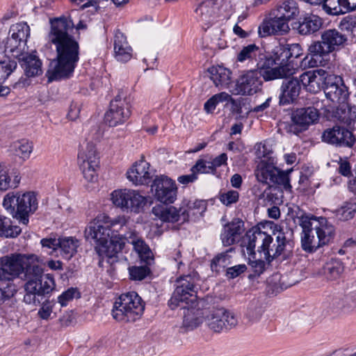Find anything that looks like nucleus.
<instances>
[{"label": "nucleus", "mask_w": 356, "mask_h": 356, "mask_svg": "<svg viewBox=\"0 0 356 356\" xmlns=\"http://www.w3.org/2000/svg\"><path fill=\"white\" fill-rule=\"evenodd\" d=\"M49 40L56 47V57L49 63L45 76L47 83L70 78L79 60V44L70 33L74 29L70 16L50 19Z\"/></svg>", "instance_id": "f257e3e1"}, {"label": "nucleus", "mask_w": 356, "mask_h": 356, "mask_svg": "<svg viewBox=\"0 0 356 356\" xmlns=\"http://www.w3.org/2000/svg\"><path fill=\"white\" fill-rule=\"evenodd\" d=\"M126 228L124 217L111 219L102 215L97 218V222L86 228L84 234L87 241L94 243L97 254L102 259L106 258L112 265L118 261V254L124 248L122 234Z\"/></svg>", "instance_id": "f03ea898"}, {"label": "nucleus", "mask_w": 356, "mask_h": 356, "mask_svg": "<svg viewBox=\"0 0 356 356\" xmlns=\"http://www.w3.org/2000/svg\"><path fill=\"white\" fill-rule=\"evenodd\" d=\"M21 278L26 281L23 300L28 305H40L56 286L54 276L44 275L43 268L38 264H26Z\"/></svg>", "instance_id": "7ed1b4c3"}, {"label": "nucleus", "mask_w": 356, "mask_h": 356, "mask_svg": "<svg viewBox=\"0 0 356 356\" xmlns=\"http://www.w3.org/2000/svg\"><path fill=\"white\" fill-rule=\"evenodd\" d=\"M257 243L260 244L258 246V252L264 254V259L270 264L274 259L283 254L289 241L282 232L278 233L275 241L267 232H260L254 238L246 241V243H242V245L246 247L249 254H256L254 249Z\"/></svg>", "instance_id": "20e7f679"}, {"label": "nucleus", "mask_w": 356, "mask_h": 356, "mask_svg": "<svg viewBox=\"0 0 356 356\" xmlns=\"http://www.w3.org/2000/svg\"><path fill=\"white\" fill-rule=\"evenodd\" d=\"M3 207L19 223L27 225L29 215L38 209V202L34 192H9L3 198Z\"/></svg>", "instance_id": "39448f33"}, {"label": "nucleus", "mask_w": 356, "mask_h": 356, "mask_svg": "<svg viewBox=\"0 0 356 356\" xmlns=\"http://www.w3.org/2000/svg\"><path fill=\"white\" fill-rule=\"evenodd\" d=\"M145 302L135 291L122 293L114 303L113 317L118 321L135 322L143 314Z\"/></svg>", "instance_id": "423d86ee"}, {"label": "nucleus", "mask_w": 356, "mask_h": 356, "mask_svg": "<svg viewBox=\"0 0 356 356\" xmlns=\"http://www.w3.org/2000/svg\"><path fill=\"white\" fill-rule=\"evenodd\" d=\"M197 273L180 276L176 280V288L168 301L172 309L181 307L186 309V305L193 303L197 298L196 281L198 280Z\"/></svg>", "instance_id": "0eeeda50"}, {"label": "nucleus", "mask_w": 356, "mask_h": 356, "mask_svg": "<svg viewBox=\"0 0 356 356\" xmlns=\"http://www.w3.org/2000/svg\"><path fill=\"white\" fill-rule=\"evenodd\" d=\"M186 209L184 207L179 209L175 207H167L164 205H156L152 208V213L159 219L163 222H178L181 224L189 220L191 215H201L202 213H189L195 209H204L205 204L202 200H195L194 202L188 201L186 204Z\"/></svg>", "instance_id": "6e6552de"}, {"label": "nucleus", "mask_w": 356, "mask_h": 356, "mask_svg": "<svg viewBox=\"0 0 356 356\" xmlns=\"http://www.w3.org/2000/svg\"><path fill=\"white\" fill-rule=\"evenodd\" d=\"M303 49L298 43L280 44L273 50V58L277 67H282V78L293 74L295 60L302 55Z\"/></svg>", "instance_id": "1a4fd4ad"}, {"label": "nucleus", "mask_w": 356, "mask_h": 356, "mask_svg": "<svg viewBox=\"0 0 356 356\" xmlns=\"http://www.w3.org/2000/svg\"><path fill=\"white\" fill-rule=\"evenodd\" d=\"M113 204L123 211L139 213L143 211L147 204L146 197L138 191L131 189L115 190L111 193Z\"/></svg>", "instance_id": "9d476101"}, {"label": "nucleus", "mask_w": 356, "mask_h": 356, "mask_svg": "<svg viewBox=\"0 0 356 356\" xmlns=\"http://www.w3.org/2000/svg\"><path fill=\"white\" fill-rule=\"evenodd\" d=\"M26 254L13 253L0 257V282H10L21 277L26 265Z\"/></svg>", "instance_id": "9b49d317"}, {"label": "nucleus", "mask_w": 356, "mask_h": 356, "mask_svg": "<svg viewBox=\"0 0 356 356\" xmlns=\"http://www.w3.org/2000/svg\"><path fill=\"white\" fill-rule=\"evenodd\" d=\"M78 162L84 178L88 181H95L97 177L96 169L99 167V157L92 143H87L85 148L81 147L78 154Z\"/></svg>", "instance_id": "f8f14e48"}, {"label": "nucleus", "mask_w": 356, "mask_h": 356, "mask_svg": "<svg viewBox=\"0 0 356 356\" xmlns=\"http://www.w3.org/2000/svg\"><path fill=\"white\" fill-rule=\"evenodd\" d=\"M291 118V124L289 130L298 135L318 120L319 111L314 106L298 108L292 111Z\"/></svg>", "instance_id": "ddd939ff"}, {"label": "nucleus", "mask_w": 356, "mask_h": 356, "mask_svg": "<svg viewBox=\"0 0 356 356\" xmlns=\"http://www.w3.org/2000/svg\"><path fill=\"white\" fill-rule=\"evenodd\" d=\"M155 198L164 204H172L177 199V187L172 179L165 175L156 176L151 185Z\"/></svg>", "instance_id": "4468645a"}, {"label": "nucleus", "mask_w": 356, "mask_h": 356, "mask_svg": "<svg viewBox=\"0 0 356 356\" xmlns=\"http://www.w3.org/2000/svg\"><path fill=\"white\" fill-rule=\"evenodd\" d=\"M131 115L130 105L120 94L110 103L109 110L105 113L104 121L109 127H116L124 123Z\"/></svg>", "instance_id": "2eb2a0df"}, {"label": "nucleus", "mask_w": 356, "mask_h": 356, "mask_svg": "<svg viewBox=\"0 0 356 356\" xmlns=\"http://www.w3.org/2000/svg\"><path fill=\"white\" fill-rule=\"evenodd\" d=\"M316 238L313 232L301 234V247L307 253L316 252L320 248L328 245L334 238V228L317 229Z\"/></svg>", "instance_id": "dca6fc26"}, {"label": "nucleus", "mask_w": 356, "mask_h": 356, "mask_svg": "<svg viewBox=\"0 0 356 356\" xmlns=\"http://www.w3.org/2000/svg\"><path fill=\"white\" fill-rule=\"evenodd\" d=\"M207 325L215 332H220L234 327L238 324L235 314L223 307L212 310L207 316Z\"/></svg>", "instance_id": "f3484780"}, {"label": "nucleus", "mask_w": 356, "mask_h": 356, "mask_svg": "<svg viewBox=\"0 0 356 356\" xmlns=\"http://www.w3.org/2000/svg\"><path fill=\"white\" fill-rule=\"evenodd\" d=\"M276 64L273 56L269 54H265L263 51L261 56L257 59L254 68H252L257 72L265 81H270L275 79H283L282 74H284L282 67L275 66Z\"/></svg>", "instance_id": "a211bd4d"}, {"label": "nucleus", "mask_w": 356, "mask_h": 356, "mask_svg": "<svg viewBox=\"0 0 356 356\" xmlns=\"http://www.w3.org/2000/svg\"><path fill=\"white\" fill-rule=\"evenodd\" d=\"M307 51V55L301 60V67H316L318 63H321L323 61L327 60L330 54L333 52L322 39L313 41L309 45Z\"/></svg>", "instance_id": "6ab92c4d"}, {"label": "nucleus", "mask_w": 356, "mask_h": 356, "mask_svg": "<svg viewBox=\"0 0 356 356\" xmlns=\"http://www.w3.org/2000/svg\"><path fill=\"white\" fill-rule=\"evenodd\" d=\"M322 138L325 142L339 147H352L356 142L355 136L352 131L339 126L326 129Z\"/></svg>", "instance_id": "aec40b11"}, {"label": "nucleus", "mask_w": 356, "mask_h": 356, "mask_svg": "<svg viewBox=\"0 0 356 356\" xmlns=\"http://www.w3.org/2000/svg\"><path fill=\"white\" fill-rule=\"evenodd\" d=\"M323 91L327 99L338 104L346 102L349 97L348 88L342 78L334 74L328 76Z\"/></svg>", "instance_id": "412c9836"}, {"label": "nucleus", "mask_w": 356, "mask_h": 356, "mask_svg": "<svg viewBox=\"0 0 356 356\" xmlns=\"http://www.w3.org/2000/svg\"><path fill=\"white\" fill-rule=\"evenodd\" d=\"M283 79L279 95V104L286 106L293 104L297 100L302 84L300 79L295 77L288 78V76Z\"/></svg>", "instance_id": "4be33fe9"}, {"label": "nucleus", "mask_w": 356, "mask_h": 356, "mask_svg": "<svg viewBox=\"0 0 356 356\" xmlns=\"http://www.w3.org/2000/svg\"><path fill=\"white\" fill-rule=\"evenodd\" d=\"M262 83L261 76L250 69L238 79L236 89L239 94L252 95L261 90Z\"/></svg>", "instance_id": "5701e85b"}, {"label": "nucleus", "mask_w": 356, "mask_h": 356, "mask_svg": "<svg viewBox=\"0 0 356 356\" xmlns=\"http://www.w3.org/2000/svg\"><path fill=\"white\" fill-rule=\"evenodd\" d=\"M124 244L126 242L133 245L134 250L138 253L140 260L145 264L152 265L154 263V257L152 250L145 241L138 236L135 231L122 234Z\"/></svg>", "instance_id": "b1692460"}, {"label": "nucleus", "mask_w": 356, "mask_h": 356, "mask_svg": "<svg viewBox=\"0 0 356 356\" xmlns=\"http://www.w3.org/2000/svg\"><path fill=\"white\" fill-rule=\"evenodd\" d=\"M326 71L323 70H316L307 71L300 76L302 86L310 92L316 93L321 89L324 90L325 81L328 76Z\"/></svg>", "instance_id": "393cba45"}, {"label": "nucleus", "mask_w": 356, "mask_h": 356, "mask_svg": "<svg viewBox=\"0 0 356 356\" xmlns=\"http://www.w3.org/2000/svg\"><path fill=\"white\" fill-rule=\"evenodd\" d=\"M150 164L143 159L135 162L127 172V179L136 185H148L152 176L149 171Z\"/></svg>", "instance_id": "a878e982"}, {"label": "nucleus", "mask_w": 356, "mask_h": 356, "mask_svg": "<svg viewBox=\"0 0 356 356\" xmlns=\"http://www.w3.org/2000/svg\"><path fill=\"white\" fill-rule=\"evenodd\" d=\"M300 10L296 1L288 0L278 6L276 9L271 11L270 16H274L280 23H284V29L289 30V22L298 16Z\"/></svg>", "instance_id": "bb28decb"}, {"label": "nucleus", "mask_w": 356, "mask_h": 356, "mask_svg": "<svg viewBox=\"0 0 356 356\" xmlns=\"http://www.w3.org/2000/svg\"><path fill=\"white\" fill-rule=\"evenodd\" d=\"M323 26V19L318 15L306 14L293 23V29L302 35H310L318 31Z\"/></svg>", "instance_id": "cd10ccee"}, {"label": "nucleus", "mask_w": 356, "mask_h": 356, "mask_svg": "<svg viewBox=\"0 0 356 356\" xmlns=\"http://www.w3.org/2000/svg\"><path fill=\"white\" fill-rule=\"evenodd\" d=\"M17 60L24 71V76L37 77L42 74V63L36 55L26 52Z\"/></svg>", "instance_id": "c85d7f7f"}, {"label": "nucleus", "mask_w": 356, "mask_h": 356, "mask_svg": "<svg viewBox=\"0 0 356 356\" xmlns=\"http://www.w3.org/2000/svg\"><path fill=\"white\" fill-rule=\"evenodd\" d=\"M332 116L340 122L353 128L356 122V106L347 101L339 104L332 112Z\"/></svg>", "instance_id": "c756f323"}, {"label": "nucleus", "mask_w": 356, "mask_h": 356, "mask_svg": "<svg viewBox=\"0 0 356 356\" xmlns=\"http://www.w3.org/2000/svg\"><path fill=\"white\" fill-rule=\"evenodd\" d=\"M298 224L302 227V234L305 233L313 232V230L317 231V229L326 227H334L330 224L327 218L324 217H316L314 215L302 214L298 217Z\"/></svg>", "instance_id": "7c9ffc66"}, {"label": "nucleus", "mask_w": 356, "mask_h": 356, "mask_svg": "<svg viewBox=\"0 0 356 356\" xmlns=\"http://www.w3.org/2000/svg\"><path fill=\"white\" fill-rule=\"evenodd\" d=\"M262 49L255 44H249L243 46L236 55V61L245 64L251 67L254 66L257 60L261 56Z\"/></svg>", "instance_id": "2f4dec72"}, {"label": "nucleus", "mask_w": 356, "mask_h": 356, "mask_svg": "<svg viewBox=\"0 0 356 356\" xmlns=\"http://www.w3.org/2000/svg\"><path fill=\"white\" fill-rule=\"evenodd\" d=\"M321 39L325 41V44H327L332 51H334L345 45L348 40V35L341 33L335 29H330L321 33Z\"/></svg>", "instance_id": "473e14b6"}, {"label": "nucleus", "mask_w": 356, "mask_h": 356, "mask_svg": "<svg viewBox=\"0 0 356 356\" xmlns=\"http://www.w3.org/2000/svg\"><path fill=\"white\" fill-rule=\"evenodd\" d=\"M277 32L287 31L284 29V23H280L274 16L270 15V18L264 19L258 28V33L261 38H266Z\"/></svg>", "instance_id": "72a5a7b5"}, {"label": "nucleus", "mask_w": 356, "mask_h": 356, "mask_svg": "<svg viewBox=\"0 0 356 356\" xmlns=\"http://www.w3.org/2000/svg\"><path fill=\"white\" fill-rule=\"evenodd\" d=\"M211 79L216 86L228 87L231 83L232 72L223 67H212L209 70Z\"/></svg>", "instance_id": "f704fd0d"}, {"label": "nucleus", "mask_w": 356, "mask_h": 356, "mask_svg": "<svg viewBox=\"0 0 356 356\" xmlns=\"http://www.w3.org/2000/svg\"><path fill=\"white\" fill-rule=\"evenodd\" d=\"M344 265L338 258H332L324 266V274L327 279L335 280L339 279L344 271Z\"/></svg>", "instance_id": "c9c22d12"}, {"label": "nucleus", "mask_w": 356, "mask_h": 356, "mask_svg": "<svg viewBox=\"0 0 356 356\" xmlns=\"http://www.w3.org/2000/svg\"><path fill=\"white\" fill-rule=\"evenodd\" d=\"M58 248L61 250L62 256L67 259H71L77 252L79 241L74 237L59 238Z\"/></svg>", "instance_id": "e433bc0d"}, {"label": "nucleus", "mask_w": 356, "mask_h": 356, "mask_svg": "<svg viewBox=\"0 0 356 356\" xmlns=\"http://www.w3.org/2000/svg\"><path fill=\"white\" fill-rule=\"evenodd\" d=\"M22 232V229L17 225H13L9 218L0 215V236L5 238H15Z\"/></svg>", "instance_id": "4c0bfd02"}, {"label": "nucleus", "mask_w": 356, "mask_h": 356, "mask_svg": "<svg viewBox=\"0 0 356 356\" xmlns=\"http://www.w3.org/2000/svg\"><path fill=\"white\" fill-rule=\"evenodd\" d=\"M26 46V42H19L17 39L10 35L7 38L5 43V52L10 53L11 56L17 59L19 57L22 56V54L26 53V51H25Z\"/></svg>", "instance_id": "58836bf2"}, {"label": "nucleus", "mask_w": 356, "mask_h": 356, "mask_svg": "<svg viewBox=\"0 0 356 356\" xmlns=\"http://www.w3.org/2000/svg\"><path fill=\"white\" fill-rule=\"evenodd\" d=\"M20 178L15 176L13 180L8 175V171L4 164L0 163V191H6L10 188H15L18 186Z\"/></svg>", "instance_id": "ea45409f"}, {"label": "nucleus", "mask_w": 356, "mask_h": 356, "mask_svg": "<svg viewBox=\"0 0 356 356\" xmlns=\"http://www.w3.org/2000/svg\"><path fill=\"white\" fill-rule=\"evenodd\" d=\"M270 229L273 230L274 234L275 231L277 230V225L274 223L273 221L270 220H264L259 222L256 226L252 227V229H249L246 233L245 236L243 238L242 243H246V241L248 239H251V238H254L257 234L260 232H266L262 229Z\"/></svg>", "instance_id": "a19ab883"}, {"label": "nucleus", "mask_w": 356, "mask_h": 356, "mask_svg": "<svg viewBox=\"0 0 356 356\" xmlns=\"http://www.w3.org/2000/svg\"><path fill=\"white\" fill-rule=\"evenodd\" d=\"M11 151L15 155L26 160L33 151L32 143L25 139L16 141L11 145Z\"/></svg>", "instance_id": "79ce46f5"}, {"label": "nucleus", "mask_w": 356, "mask_h": 356, "mask_svg": "<svg viewBox=\"0 0 356 356\" xmlns=\"http://www.w3.org/2000/svg\"><path fill=\"white\" fill-rule=\"evenodd\" d=\"M9 35L17 39L19 42H27L30 36V28L26 22L17 23L10 26Z\"/></svg>", "instance_id": "37998d69"}, {"label": "nucleus", "mask_w": 356, "mask_h": 356, "mask_svg": "<svg viewBox=\"0 0 356 356\" xmlns=\"http://www.w3.org/2000/svg\"><path fill=\"white\" fill-rule=\"evenodd\" d=\"M250 256L252 258H249L248 265L250 266L252 273L248 275V278L249 280L253 281L264 273L266 270V263L261 258L256 259L255 254H250Z\"/></svg>", "instance_id": "c03bdc74"}, {"label": "nucleus", "mask_w": 356, "mask_h": 356, "mask_svg": "<svg viewBox=\"0 0 356 356\" xmlns=\"http://www.w3.org/2000/svg\"><path fill=\"white\" fill-rule=\"evenodd\" d=\"M276 169L277 167L270 163H266L262 164L261 167L255 171L257 180L264 184H268V181L271 183Z\"/></svg>", "instance_id": "a18cd8bd"}, {"label": "nucleus", "mask_w": 356, "mask_h": 356, "mask_svg": "<svg viewBox=\"0 0 356 356\" xmlns=\"http://www.w3.org/2000/svg\"><path fill=\"white\" fill-rule=\"evenodd\" d=\"M17 61L9 57L0 60V83L4 82L17 68Z\"/></svg>", "instance_id": "49530a36"}, {"label": "nucleus", "mask_w": 356, "mask_h": 356, "mask_svg": "<svg viewBox=\"0 0 356 356\" xmlns=\"http://www.w3.org/2000/svg\"><path fill=\"white\" fill-rule=\"evenodd\" d=\"M229 98L231 95L225 92L216 94L204 103V109L207 113H213L218 104L229 102Z\"/></svg>", "instance_id": "de8ad7c7"}, {"label": "nucleus", "mask_w": 356, "mask_h": 356, "mask_svg": "<svg viewBox=\"0 0 356 356\" xmlns=\"http://www.w3.org/2000/svg\"><path fill=\"white\" fill-rule=\"evenodd\" d=\"M292 170L291 169L287 171H283L277 168L271 183L282 186L286 191H291L292 186L290 184L289 173Z\"/></svg>", "instance_id": "09e8293b"}, {"label": "nucleus", "mask_w": 356, "mask_h": 356, "mask_svg": "<svg viewBox=\"0 0 356 356\" xmlns=\"http://www.w3.org/2000/svg\"><path fill=\"white\" fill-rule=\"evenodd\" d=\"M188 306L186 305V312L184 311L183 327L186 330H193L202 323V318L197 316L193 309H190Z\"/></svg>", "instance_id": "8fccbe9b"}, {"label": "nucleus", "mask_w": 356, "mask_h": 356, "mask_svg": "<svg viewBox=\"0 0 356 356\" xmlns=\"http://www.w3.org/2000/svg\"><path fill=\"white\" fill-rule=\"evenodd\" d=\"M345 0H326L325 10L331 15H339L348 13L349 8L344 5Z\"/></svg>", "instance_id": "3c124183"}, {"label": "nucleus", "mask_w": 356, "mask_h": 356, "mask_svg": "<svg viewBox=\"0 0 356 356\" xmlns=\"http://www.w3.org/2000/svg\"><path fill=\"white\" fill-rule=\"evenodd\" d=\"M149 265L141 266H131L129 268V274L130 280L134 281H141L146 278L151 273Z\"/></svg>", "instance_id": "603ef678"}, {"label": "nucleus", "mask_w": 356, "mask_h": 356, "mask_svg": "<svg viewBox=\"0 0 356 356\" xmlns=\"http://www.w3.org/2000/svg\"><path fill=\"white\" fill-rule=\"evenodd\" d=\"M263 310L257 300H252L248 305L245 316L249 321L253 323L259 321L262 315Z\"/></svg>", "instance_id": "864d4df0"}, {"label": "nucleus", "mask_w": 356, "mask_h": 356, "mask_svg": "<svg viewBox=\"0 0 356 356\" xmlns=\"http://www.w3.org/2000/svg\"><path fill=\"white\" fill-rule=\"evenodd\" d=\"M233 250V248H230L226 252H223L218 254L214 258L211 260V269L213 272L218 274L220 271V267H225L226 261L228 259L229 252Z\"/></svg>", "instance_id": "5fc2aeb1"}, {"label": "nucleus", "mask_w": 356, "mask_h": 356, "mask_svg": "<svg viewBox=\"0 0 356 356\" xmlns=\"http://www.w3.org/2000/svg\"><path fill=\"white\" fill-rule=\"evenodd\" d=\"M220 202L226 207H231L239 200V193L234 190H229L225 193H219Z\"/></svg>", "instance_id": "6e6d98bb"}, {"label": "nucleus", "mask_w": 356, "mask_h": 356, "mask_svg": "<svg viewBox=\"0 0 356 356\" xmlns=\"http://www.w3.org/2000/svg\"><path fill=\"white\" fill-rule=\"evenodd\" d=\"M209 162L202 159L197 160L195 164L191 168V172H194L197 176L198 174L215 175Z\"/></svg>", "instance_id": "4d7b16f0"}, {"label": "nucleus", "mask_w": 356, "mask_h": 356, "mask_svg": "<svg viewBox=\"0 0 356 356\" xmlns=\"http://www.w3.org/2000/svg\"><path fill=\"white\" fill-rule=\"evenodd\" d=\"M74 298H80L81 293L76 288L71 287L63 292L58 297V301L62 307L67 305L68 302L73 300Z\"/></svg>", "instance_id": "13d9d810"}, {"label": "nucleus", "mask_w": 356, "mask_h": 356, "mask_svg": "<svg viewBox=\"0 0 356 356\" xmlns=\"http://www.w3.org/2000/svg\"><path fill=\"white\" fill-rule=\"evenodd\" d=\"M341 31H346L348 34H352L356 29V15H348L344 17L339 25Z\"/></svg>", "instance_id": "bf43d9fd"}, {"label": "nucleus", "mask_w": 356, "mask_h": 356, "mask_svg": "<svg viewBox=\"0 0 356 356\" xmlns=\"http://www.w3.org/2000/svg\"><path fill=\"white\" fill-rule=\"evenodd\" d=\"M343 313L349 314L356 309V293H350L343 296Z\"/></svg>", "instance_id": "052dcab7"}, {"label": "nucleus", "mask_w": 356, "mask_h": 356, "mask_svg": "<svg viewBox=\"0 0 356 356\" xmlns=\"http://www.w3.org/2000/svg\"><path fill=\"white\" fill-rule=\"evenodd\" d=\"M225 227L232 232L236 236H239L244 232V222L240 218H234Z\"/></svg>", "instance_id": "680f3d73"}, {"label": "nucleus", "mask_w": 356, "mask_h": 356, "mask_svg": "<svg viewBox=\"0 0 356 356\" xmlns=\"http://www.w3.org/2000/svg\"><path fill=\"white\" fill-rule=\"evenodd\" d=\"M131 47H114L115 58L122 62H127L131 58Z\"/></svg>", "instance_id": "e2e57ef3"}, {"label": "nucleus", "mask_w": 356, "mask_h": 356, "mask_svg": "<svg viewBox=\"0 0 356 356\" xmlns=\"http://www.w3.org/2000/svg\"><path fill=\"white\" fill-rule=\"evenodd\" d=\"M338 163V172L340 175L347 177H349L351 175H353L351 170L352 167L350 162L348 160V158L342 159L341 157H339V161Z\"/></svg>", "instance_id": "0e129e2a"}, {"label": "nucleus", "mask_w": 356, "mask_h": 356, "mask_svg": "<svg viewBox=\"0 0 356 356\" xmlns=\"http://www.w3.org/2000/svg\"><path fill=\"white\" fill-rule=\"evenodd\" d=\"M247 270L245 264H238L227 268L226 276L228 279H234Z\"/></svg>", "instance_id": "69168bd1"}, {"label": "nucleus", "mask_w": 356, "mask_h": 356, "mask_svg": "<svg viewBox=\"0 0 356 356\" xmlns=\"http://www.w3.org/2000/svg\"><path fill=\"white\" fill-rule=\"evenodd\" d=\"M227 154L225 153H222L218 156L215 157L211 161H209V164H211L213 172L216 175L217 173V168H219L224 165H227Z\"/></svg>", "instance_id": "338daca9"}, {"label": "nucleus", "mask_w": 356, "mask_h": 356, "mask_svg": "<svg viewBox=\"0 0 356 356\" xmlns=\"http://www.w3.org/2000/svg\"><path fill=\"white\" fill-rule=\"evenodd\" d=\"M330 309L333 313H343V296H338L333 297L330 303Z\"/></svg>", "instance_id": "774afa93"}]
</instances>
